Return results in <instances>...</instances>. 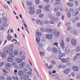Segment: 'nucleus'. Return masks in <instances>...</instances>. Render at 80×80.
I'll return each mask as SVG.
<instances>
[{
    "label": "nucleus",
    "mask_w": 80,
    "mask_h": 80,
    "mask_svg": "<svg viewBox=\"0 0 80 80\" xmlns=\"http://www.w3.org/2000/svg\"><path fill=\"white\" fill-rule=\"evenodd\" d=\"M51 34L52 35H55V37H58L60 36V32L59 31L57 32V30L54 29H53L52 32H51Z\"/></svg>",
    "instance_id": "obj_1"
},
{
    "label": "nucleus",
    "mask_w": 80,
    "mask_h": 80,
    "mask_svg": "<svg viewBox=\"0 0 80 80\" xmlns=\"http://www.w3.org/2000/svg\"><path fill=\"white\" fill-rule=\"evenodd\" d=\"M58 53L59 54L58 58L59 59H62V57H64L66 55L65 53H63L62 54L61 52V51H60V48H59V50H58Z\"/></svg>",
    "instance_id": "obj_2"
},
{
    "label": "nucleus",
    "mask_w": 80,
    "mask_h": 80,
    "mask_svg": "<svg viewBox=\"0 0 80 80\" xmlns=\"http://www.w3.org/2000/svg\"><path fill=\"white\" fill-rule=\"evenodd\" d=\"M29 9L30 10L29 11V12L31 14H33L35 11L34 10V7H29Z\"/></svg>",
    "instance_id": "obj_3"
},
{
    "label": "nucleus",
    "mask_w": 80,
    "mask_h": 80,
    "mask_svg": "<svg viewBox=\"0 0 80 80\" xmlns=\"http://www.w3.org/2000/svg\"><path fill=\"white\" fill-rule=\"evenodd\" d=\"M71 71V69L70 68H66L64 70V72L65 74V75H67L68 73H69Z\"/></svg>",
    "instance_id": "obj_4"
},
{
    "label": "nucleus",
    "mask_w": 80,
    "mask_h": 80,
    "mask_svg": "<svg viewBox=\"0 0 80 80\" xmlns=\"http://www.w3.org/2000/svg\"><path fill=\"white\" fill-rule=\"evenodd\" d=\"M50 7V4H47L46 6L44 7V9L46 11H49V8Z\"/></svg>",
    "instance_id": "obj_5"
},
{
    "label": "nucleus",
    "mask_w": 80,
    "mask_h": 80,
    "mask_svg": "<svg viewBox=\"0 0 80 80\" xmlns=\"http://www.w3.org/2000/svg\"><path fill=\"white\" fill-rule=\"evenodd\" d=\"M72 70L74 72H77L79 70V68L78 66H72Z\"/></svg>",
    "instance_id": "obj_6"
},
{
    "label": "nucleus",
    "mask_w": 80,
    "mask_h": 80,
    "mask_svg": "<svg viewBox=\"0 0 80 80\" xmlns=\"http://www.w3.org/2000/svg\"><path fill=\"white\" fill-rule=\"evenodd\" d=\"M12 57H13V56H9V57L8 58V60L9 62H12L13 61V58Z\"/></svg>",
    "instance_id": "obj_7"
},
{
    "label": "nucleus",
    "mask_w": 80,
    "mask_h": 80,
    "mask_svg": "<svg viewBox=\"0 0 80 80\" xmlns=\"http://www.w3.org/2000/svg\"><path fill=\"white\" fill-rule=\"evenodd\" d=\"M5 53H8L9 52V48L8 47H5L3 51Z\"/></svg>",
    "instance_id": "obj_8"
},
{
    "label": "nucleus",
    "mask_w": 80,
    "mask_h": 80,
    "mask_svg": "<svg viewBox=\"0 0 80 80\" xmlns=\"http://www.w3.org/2000/svg\"><path fill=\"white\" fill-rule=\"evenodd\" d=\"M19 55L20 57H23L25 56V52L23 51H21L19 52Z\"/></svg>",
    "instance_id": "obj_9"
},
{
    "label": "nucleus",
    "mask_w": 80,
    "mask_h": 80,
    "mask_svg": "<svg viewBox=\"0 0 80 80\" xmlns=\"http://www.w3.org/2000/svg\"><path fill=\"white\" fill-rule=\"evenodd\" d=\"M46 37L47 39L50 40L51 39V38H52L53 37V36H52V35L51 34H47L46 35Z\"/></svg>",
    "instance_id": "obj_10"
},
{
    "label": "nucleus",
    "mask_w": 80,
    "mask_h": 80,
    "mask_svg": "<svg viewBox=\"0 0 80 80\" xmlns=\"http://www.w3.org/2000/svg\"><path fill=\"white\" fill-rule=\"evenodd\" d=\"M45 31L48 33H50L52 31V29L50 28H47L45 29Z\"/></svg>",
    "instance_id": "obj_11"
},
{
    "label": "nucleus",
    "mask_w": 80,
    "mask_h": 80,
    "mask_svg": "<svg viewBox=\"0 0 80 80\" xmlns=\"http://www.w3.org/2000/svg\"><path fill=\"white\" fill-rule=\"evenodd\" d=\"M65 51L68 54L70 52V50L68 47H66L65 49Z\"/></svg>",
    "instance_id": "obj_12"
},
{
    "label": "nucleus",
    "mask_w": 80,
    "mask_h": 80,
    "mask_svg": "<svg viewBox=\"0 0 80 80\" xmlns=\"http://www.w3.org/2000/svg\"><path fill=\"white\" fill-rule=\"evenodd\" d=\"M71 42L72 44L75 45L77 44V41H76V40L74 39H72L71 40Z\"/></svg>",
    "instance_id": "obj_13"
},
{
    "label": "nucleus",
    "mask_w": 80,
    "mask_h": 80,
    "mask_svg": "<svg viewBox=\"0 0 80 80\" xmlns=\"http://www.w3.org/2000/svg\"><path fill=\"white\" fill-rule=\"evenodd\" d=\"M9 56H11L12 57H14V56H13V49H11L9 51Z\"/></svg>",
    "instance_id": "obj_14"
},
{
    "label": "nucleus",
    "mask_w": 80,
    "mask_h": 80,
    "mask_svg": "<svg viewBox=\"0 0 80 80\" xmlns=\"http://www.w3.org/2000/svg\"><path fill=\"white\" fill-rule=\"evenodd\" d=\"M5 67L6 68H10L11 67V64L10 63L7 62L5 64Z\"/></svg>",
    "instance_id": "obj_15"
},
{
    "label": "nucleus",
    "mask_w": 80,
    "mask_h": 80,
    "mask_svg": "<svg viewBox=\"0 0 80 80\" xmlns=\"http://www.w3.org/2000/svg\"><path fill=\"white\" fill-rule=\"evenodd\" d=\"M20 66L21 68H23V67H25V62H23L20 63Z\"/></svg>",
    "instance_id": "obj_16"
},
{
    "label": "nucleus",
    "mask_w": 80,
    "mask_h": 80,
    "mask_svg": "<svg viewBox=\"0 0 80 80\" xmlns=\"http://www.w3.org/2000/svg\"><path fill=\"white\" fill-rule=\"evenodd\" d=\"M67 4V5L69 6V7H73V3L68 2Z\"/></svg>",
    "instance_id": "obj_17"
},
{
    "label": "nucleus",
    "mask_w": 80,
    "mask_h": 80,
    "mask_svg": "<svg viewBox=\"0 0 80 80\" xmlns=\"http://www.w3.org/2000/svg\"><path fill=\"white\" fill-rule=\"evenodd\" d=\"M64 46V42H63V40H61V47L62 48H63Z\"/></svg>",
    "instance_id": "obj_18"
},
{
    "label": "nucleus",
    "mask_w": 80,
    "mask_h": 80,
    "mask_svg": "<svg viewBox=\"0 0 80 80\" xmlns=\"http://www.w3.org/2000/svg\"><path fill=\"white\" fill-rule=\"evenodd\" d=\"M36 40L38 43H39L40 41V37H37L36 39Z\"/></svg>",
    "instance_id": "obj_19"
},
{
    "label": "nucleus",
    "mask_w": 80,
    "mask_h": 80,
    "mask_svg": "<svg viewBox=\"0 0 80 80\" xmlns=\"http://www.w3.org/2000/svg\"><path fill=\"white\" fill-rule=\"evenodd\" d=\"M16 61L18 63H21L22 62V59L20 58H18L17 60Z\"/></svg>",
    "instance_id": "obj_20"
},
{
    "label": "nucleus",
    "mask_w": 80,
    "mask_h": 80,
    "mask_svg": "<svg viewBox=\"0 0 80 80\" xmlns=\"http://www.w3.org/2000/svg\"><path fill=\"white\" fill-rule=\"evenodd\" d=\"M26 4L27 5L30 6V5H32V3L30 1H28L26 2Z\"/></svg>",
    "instance_id": "obj_21"
},
{
    "label": "nucleus",
    "mask_w": 80,
    "mask_h": 80,
    "mask_svg": "<svg viewBox=\"0 0 80 80\" xmlns=\"http://www.w3.org/2000/svg\"><path fill=\"white\" fill-rule=\"evenodd\" d=\"M12 37L10 35H8V38L7 39H8V40L9 41H10L11 40H12Z\"/></svg>",
    "instance_id": "obj_22"
},
{
    "label": "nucleus",
    "mask_w": 80,
    "mask_h": 80,
    "mask_svg": "<svg viewBox=\"0 0 80 80\" xmlns=\"http://www.w3.org/2000/svg\"><path fill=\"white\" fill-rule=\"evenodd\" d=\"M29 78V77L28 76H25L23 77V79L24 80H28Z\"/></svg>",
    "instance_id": "obj_23"
},
{
    "label": "nucleus",
    "mask_w": 80,
    "mask_h": 80,
    "mask_svg": "<svg viewBox=\"0 0 80 80\" xmlns=\"http://www.w3.org/2000/svg\"><path fill=\"white\" fill-rule=\"evenodd\" d=\"M2 21L4 22H7V17H4L2 18Z\"/></svg>",
    "instance_id": "obj_24"
},
{
    "label": "nucleus",
    "mask_w": 80,
    "mask_h": 80,
    "mask_svg": "<svg viewBox=\"0 0 80 80\" xmlns=\"http://www.w3.org/2000/svg\"><path fill=\"white\" fill-rule=\"evenodd\" d=\"M41 13H42V10L40 9L38 10L36 12V14H40Z\"/></svg>",
    "instance_id": "obj_25"
},
{
    "label": "nucleus",
    "mask_w": 80,
    "mask_h": 80,
    "mask_svg": "<svg viewBox=\"0 0 80 80\" xmlns=\"http://www.w3.org/2000/svg\"><path fill=\"white\" fill-rule=\"evenodd\" d=\"M60 60H61L62 62H63V63H66L67 62V61L66 60V59L65 58H62L61 59H59Z\"/></svg>",
    "instance_id": "obj_26"
},
{
    "label": "nucleus",
    "mask_w": 80,
    "mask_h": 80,
    "mask_svg": "<svg viewBox=\"0 0 80 80\" xmlns=\"http://www.w3.org/2000/svg\"><path fill=\"white\" fill-rule=\"evenodd\" d=\"M22 74H23V71L22 70L19 71L18 72V74L19 75H22Z\"/></svg>",
    "instance_id": "obj_27"
},
{
    "label": "nucleus",
    "mask_w": 80,
    "mask_h": 80,
    "mask_svg": "<svg viewBox=\"0 0 80 80\" xmlns=\"http://www.w3.org/2000/svg\"><path fill=\"white\" fill-rule=\"evenodd\" d=\"M67 15L68 18L71 17V12H68L67 13Z\"/></svg>",
    "instance_id": "obj_28"
},
{
    "label": "nucleus",
    "mask_w": 80,
    "mask_h": 80,
    "mask_svg": "<svg viewBox=\"0 0 80 80\" xmlns=\"http://www.w3.org/2000/svg\"><path fill=\"white\" fill-rule=\"evenodd\" d=\"M36 34L37 35V36H41L42 35V33L40 32H36Z\"/></svg>",
    "instance_id": "obj_29"
},
{
    "label": "nucleus",
    "mask_w": 80,
    "mask_h": 80,
    "mask_svg": "<svg viewBox=\"0 0 80 80\" xmlns=\"http://www.w3.org/2000/svg\"><path fill=\"white\" fill-rule=\"evenodd\" d=\"M18 52L16 50L14 51L13 54L15 56H17V55H18Z\"/></svg>",
    "instance_id": "obj_30"
},
{
    "label": "nucleus",
    "mask_w": 80,
    "mask_h": 80,
    "mask_svg": "<svg viewBox=\"0 0 80 80\" xmlns=\"http://www.w3.org/2000/svg\"><path fill=\"white\" fill-rule=\"evenodd\" d=\"M5 27L3 26H0V30H4L5 29Z\"/></svg>",
    "instance_id": "obj_31"
},
{
    "label": "nucleus",
    "mask_w": 80,
    "mask_h": 80,
    "mask_svg": "<svg viewBox=\"0 0 80 80\" xmlns=\"http://www.w3.org/2000/svg\"><path fill=\"white\" fill-rule=\"evenodd\" d=\"M49 22L51 24H54V23H55L53 21L52 19H50L49 21Z\"/></svg>",
    "instance_id": "obj_32"
},
{
    "label": "nucleus",
    "mask_w": 80,
    "mask_h": 80,
    "mask_svg": "<svg viewBox=\"0 0 80 80\" xmlns=\"http://www.w3.org/2000/svg\"><path fill=\"white\" fill-rule=\"evenodd\" d=\"M70 25H71V22H68L66 23V26L67 27H68V26H69Z\"/></svg>",
    "instance_id": "obj_33"
},
{
    "label": "nucleus",
    "mask_w": 80,
    "mask_h": 80,
    "mask_svg": "<svg viewBox=\"0 0 80 80\" xmlns=\"http://www.w3.org/2000/svg\"><path fill=\"white\" fill-rule=\"evenodd\" d=\"M53 52L55 53H57V48H53L52 49Z\"/></svg>",
    "instance_id": "obj_34"
},
{
    "label": "nucleus",
    "mask_w": 80,
    "mask_h": 80,
    "mask_svg": "<svg viewBox=\"0 0 80 80\" xmlns=\"http://www.w3.org/2000/svg\"><path fill=\"white\" fill-rule=\"evenodd\" d=\"M1 57L2 58H5L6 57V55L4 53H2L1 55Z\"/></svg>",
    "instance_id": "obj_35"
},
{
    "label": "nucleus",
    "mask_w": 80,
    "mask_h": 80,
    "mask_svg": "<svg viewBox=\"0 0 80 80\" xmlns=\"http://www.w3.org/2000/svg\"><path fill=\"white\" fill-rule=\"evenodd\" d=\"M53 68V65H50L48 67H47V68L48 69H50L51 68Z\"/></svg>",
    "instance_id": "obj_36"
},
{
    "label": "nucleus",
    "mask_w": 80,
    "mask_h": 80,
    "mask_svg": "<svg viewBox=\"0 0 80 80\" xmlns=\"http://www.w3.org/2000/svg\"><path fill=\"white\" fill-rule=\"evenodd\" d=\"M12 78L10 76H8L7 78V80H12Z\"/></svg>",
    "instance_id": "obj_37"
},
{
    "label": "nucleus",
    "mask_w": 80,
    "mask_h": 80,
    "mask_svg": "<svg viewBox=\"0 0 80 80\" xmlns=\"http://www.w3.org/2000/svg\"><path fill=\"white\" fill-rule=\"evenodd\" d=\"M35 3L36 5L39 4V3H40V1H39V0H36L35 1Z\"/></svg>",
    "instance_id": "obj_38"
},
{
    "label": "nucleus",
    "mask_w": 80,
    "mask_h": 80,
    "mask_svg": "<svg viewBox=\"0 0 80 80\" xmlns=\"http://www.w3.org/2000/svg\"><path fill=\"white\" fill-rule=\"evenodd\" d=\"M5 63L3 62H0V67H2L3 65H4Z\"/></svg>",
    "instance_id": "obj_39"
},
{
    "label": "nucleus",
    "mask_w": 80,
    "mask_h": 80,
    "mask_svg": "<svg viewBox=\"0 0 80 80\" xmlns=\"http://www.w3.org/2000/svg\"><path fill=\"white\" fill-rule=\"evenodd\" d=\"M39 53H40V55H41V56H43V55H45V52H40Z\"/></svg>",
    "instance_id": "obj_40"
},
{
    "label": "nucleus",
    "mask_w": 80,
    "mask_h": 80,
    "mask_svg": "<svg viewBox=\"0 0 80 80\" xmlns=\"http://www.w3.org/2000/svg\"><path fill=\"white\" fill-rule=\"evenodd\" d=\"M60 15H61V13L60 12H58L57 13V17H60Z\"/></svg>",
    "instance_id": "obj_41"
},
{
    "label": "nucleus",
    "mask_w": 80,
    "mask_h": 80,
    "mask_svg": "<svg viewBox=\"0 0 80 80\" xmlns=\"http://www.w3.org/2000/svg\"><path fill=\"white\" fill-rule=\"evenodd\" d=\"M43 14H41L39 15V18H43Z\"/></svg>",
    "instance_id": "obj_42"
},
{
    "label": "nucleus",
    "mask_w": 80,
    "mask_h": 80,
    "mask_svg": "<svg viewBox=\"0 0 80 80\" xmlns=\"http://www.w3.org/2000/svg\"><path fill=\"white\" fill-rule=\"evenodd\" d=\"M70 60V58H67L66 59V62H69Z\"/></svg>",
    "instance_id": "obj_43"
},
{
    "label": "nucleus",
    "mask_w": 80,
    "mask_h": 80,
    "mask_svg": "<svg viewBox=\"0 0 80 80\" xmlns=\"http://www.w3.org/2000/svg\"><path fill=\"white\" fill-rule=\"evenodd\" d=\"M76 50L77 52H79L80 51V48L79 47H77Z\"/></svg>",
    "instance_id": "obj_44"
},
{
    "label": "nucleus",
    "mask_w": 80,
    "mask_h": 80,
    "mask_svg": "<svg viewBox=\"0 0 80 80\" xmlns=\"http://www.w3.org/2000/svg\"><path fill=\"white\" fill-rule=\"evenodd\" d=\"M40 30H41V31L42 32H44V28H40Z\"/></svg>",
    "instance_id": "obj_45"
},
{
    "label": "nucleus",
    "mask_w": 80,
    "mask_h": 80,
    "mask_svg": "<svg viewBox=\"0 0 80 80\" xmlns=\"http://www.w3.org/2000/svg\"><path fill=\"white\" fill-rule=\"evenodd\" d=\"M51 63H52V64H53V65H55V62L54 60L51 61Z\"/></svg>",
    "instance_id": "obj_46"
},
{
    "label": "nucleus",
    "mask_w": 80,
    "mask_h": 80,
    "mask_svg": "<svg viewBox=\"0 0 80 80\" xmlns=\"http://www.w3.org/2000/svg\"><path fill=\"white\" fill-rule=\"evenodd\" d=\"M18 42V41H17V39H12L11 40V42Z\"/></svg>",
    "instance_id": "obj_47"
},
{
    "label": "nucleus",
    "mask_w": 80,
    "mask_h": 80,
    "mask_svg": "<svg viewBox=\"0 0 80 80\" xmlns=\"http://www.w3.org/2000/svg\"><path fill=\"white\" fill-rule=\"evenodd\" d=\"M2 25L3 26H4V27H7V23L5 22H3L2 23Z\"/></svg>",
    "instance_id": "obj_48"
},
{
    "label": "nucleus",
    "mask_w": 80,
    "mask_h": 80,
    "mask_svg": "<svg viewBox=\"0 0 80 80\" xmlns=\"http://www.w3.org/2000/svg\"><path fill=\"white\" fill-rule=\"evenodd\" d=\"M23 24H24V25L25 27V28H27V25L26 24V23H25V22H23Z\"/></svg>",
    "instance_id": "obj_49"
},
{
    "label": "nucleus",
    "mask_w": 80,
    "mask_h": 80,
    "mask_svg": "<svg viewBox=\"0 0 80 80\" xmlns=\"http://www.w3.org/2000/svg\"><path fill=\"white\" fill-rule=\"evenodd\" d=\"M66 41H67V42H69L70 41V38H69L68 37L66 39Z\"/></svg>",
    "instance_id": "obj_50"
},
{
    "label": "nucleus",
    "mask_w": 80,
    "mask_h": 80,
    "mask_svg": "<svg viewBox=\"0 0 80 80\" xmlns=\"http://www.w3.org/2000/svg\"><path fill=\"white\" fill-rule=\"evenodd\" d=\"M23 72H28V69L25 68L23 70Z\"/></svg>",
    "instance_id": "obj_51"
},
{
    "label": "nucleus",
    "mask_w": 80,
    "mask_h": 80,
    "mask_svg": "<svg viewBox=\"0 0 80 80\" xmlns=\"http://www.w3.org/2000/svg\"><path fill=\"white\" fill-rule=\"evenodd\" d=\"M54 10L55 12H58V10H59L58 8H56L54 9Z\"/></svg>",
    "instance_id": "obj_52"
},
{
    "label": "nucleus",
    "mask_w": 80,
    "mask_h": 80,
    "mask_svg": "<svg viewBox=\"0 0 80 80\" xmlns=\"http://www.w3.org/2000/svg\"><path fill=\"white\" fill-rule=\"evenodd\" d=\"M48 22H49L48 21L45 20L44 21V23L45 24H48Z\"/></svg>",
    "instance_id": "obj_53"
},
{
    "label": "nucleus",
    "mask_w": 80,
    "mask_h": 80,
    "mask_svg": "<svg viewBox=\"0 0 80 80\" xmlns=\"http://www.w3.org/2000/svg\"><path fill=\"white\" fill-rule=\"evenodd\" d=\"M61 3L60 2H55L54 3V4L55 5H58V4H60Z\"/></svg>",
    "instance_id": "obj_54"
},
{
    "label": "nucleus",
    "mask_w": 80,
    "mask_h": 80,
    "mask_svg": "<svg viewBox=\"0 0 80 80\" xmlns=\"http://www.w3.org/2000/svg\"><path fill=\"white\" fill-rule=\"evenodd\" d=\"M27 73L28 75H32V72L30 71H28Z\"/></svg>",
    "instance_id": "obj_55"
},
{
    "label": "nucleus",
    "mask_w": 80,
    "mask_h": 80,
    "mask_svg": "<svg viewBox=\"0 0 80 80\" xmlns=\"http://www.w3.org/2000/svg\"><path fill=\"white\" fill-rule=\"evenodd\" d=\"M2 71L3 72H4V73H8V72L6 71V70L5 69H3Z\"/></svg>",
    "instance_id": "obj_56"
},
{
    "label": "nucleus",
    "mask_w": 80,
    "mask_h": 80,
    "mask_svg": "<svg viewBox=\"0 0 80 80\" xmlns=\"http://www.w3.org/2000/svg\"><path fill=\"white\" fill-rule=\"evenodd\" d=\"M76 59H77V56H75L74 58H73V60L74 61H75V60H76Z\"/></svg>",
    "instance_id": "obj_57"
},
{
    "label": "nucleus",
    "mask_w": 80,
    "mask_h": 80,
    "mask_svg": "<svg viewBox=\"0 0 80 80\" xmlns=\"http://www.w3.org/2000/svg\"><path fill=\"white\" fill-rule=\"evenodd\" d=\"M38 7L40 9H42L43 8V6L42 5H40Z\"/></svg>",
    "instance_id": "obj_58"
},
{
    "label": "nucleus",
    "mask_w": 80,
    "mask_h": 80,
    "mask_svg": "<svg viewBox=\"0 0 80 80\" xmlns=\"http://www.w3.org/2000/svg\"><path fill=\"white\" fill-rule=\"evenodd\" d=\"M22 75L25 76L27 75V73L26 72H22Z\"/></svg>",
    "instance_id": "obj_59"
},
{
    "label": "nucleus",
    "mask_w": 80,
    "mask_h": 80,
    "mask_svg": "<svg viewBox=\"0 0 80 80\" xmlns=\"http://www.w3.org/2000/svg\"><path fill=\"white\" fill-rule=\"evenodd\" d=\"M12 66H16V65H17V64L15 62H13L12 63Z\"/></svg>",
    "instance_id": "obj_60"
},
{
    "label": "nucleus",
    "mask_w": 80,
    "mask_h": 80,
    "mask_svg": "<svg viewBox=\"0 0 80 80\" xmlns=\"http://www.w3.org/2000/svg\"><path fill=\"white\" fill-rule=\"evenodd\" d=\"M40 20L38 19H37L36 21V23H37L38 24L40 23Z\"/></svg>",
    "instance_id": "obj_61"
},
{
    "label": "nucleus",
    "mask_w": 80,
    "mask_h": 80,
    "mask_svg": "<svg viewBox=\"0 0 80 80\" xmlns=\"http://www.w3.org/2000/svg\"><path fill=\"white\" fill-rule=\"evenodd\" d=\"M53 45H56V46L58 47V42H55L53 44Z\"/></svg>",
    "instance_id": "obj_62"
},
{
    "label": "nucleus",
    "mask_w": 80,
    "mask_h": 80,
    "mask_svg": "<svg viewBox=\"0 0 80 80\" xmlns=\"http://www.w3.org/2000/svg\"><path fill=\"white\" fill-rule=\"evenodd\" d=\"M78 19H79L78 17H75L74 18L75 20H77V21L78 20Z\"/></svg>",
    "instance_id": "obj_63"
},
{
    "label": "nucleus",
    "mask_w": 80,
    "mask_h": 80,
    "mask_svg": "<svg viewBox=\"0 0 80 80\" xmlns=\"http://www.w3.org/2000/svg\"><path fill=\"white\" fill-rule=\"evenodd\" d=\"M72 76V77H74L75 76V74H74V72H71V73Z\"/></svg>",
    "instance_id": "obj_64"
}]
</instances>
